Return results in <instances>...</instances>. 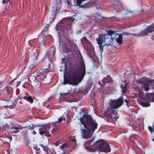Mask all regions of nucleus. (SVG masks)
Wrapping results in <instances>:
<instances>
[{
    "label": "nucleus",
    "instance_id": "27",
    "mask_svg": "<svg viewBox=\"0 0 154 154\" xmlns=\"http://www.w3.org/2000/svg\"><path fill=\"white\" fill-rule=\"evenodd\" d=\"M68 112H65L63 115V116H68Z\"/></svg>",
    "mask_w": 154,
    "mask_h": 154
},
{
    "label": "nucleus",
    "instance_id": "28",
    "mask_svg": "<svg viewBox=\"0 0 154 154\" xmlns=\"http://www.w3.org/2000/svg\"><path fill=\"white\" fill-rule=\"evenodd\" d=\"M130 34H131L129 33H128V32H123L122 33V35H130Z\"/></svg>",
    "mask_w": 154,
    "mask_h": 154
},
{
    "label": "nucleus",
    "instance_id": "31",
    "mask_svg": "<svg viewBox=\"0 0 154 154\" xmlns=\"http://www.w3.org/2000/svg\"><path fill=\"white\" fill-rule=\"evenodd\" d=\"M40 145L41 146H42L43 148V149L45 150V148L44 146H43L42 144H40Z\"/></svg>",
    "mask_w": 154,
    "mask_h": 154
},
{
    "label": "nucleus",
    "instance_id": "39",
    "mask_svg": "<svg viewBox=\"0 0 154 154\" xmlns=\"http://www.w3.org/2000/svg\"><path fill=\"white\" fill-rule=\"evenodd\" d=\"M61 26H62V25H61Z\"/></svg>",
    "mask_w": 154,
    "mask_h": 154
},
{
    "label": "nucleus",
    "instance_id": "32",
    "mask_svg": "<svg viewBox=\"0 0 154 154\" xmlns=\"http://www.w3.org/2000/svg\"><path fill=\"white\" fill-rule=\"evenodd\" d=\"M46 26V27L47 29H48V27H49V26L48 25V24H47L46 26Z\"/></svg>",
    "mask_w": 154,
    "mask_h": 154
},
{
    "label": "nucleus",
    "instance_id": "38",
    "mask_svg": "<svg viewBox=\"0 0 154 154\" xmlns=\"http://www.w3.org/2000/svg\"><path fill=\"white\" fill-rule=\"evenodd\" d=\"M63 29H60V30H62Z\"/></svg>",
    "mask_w": 154,
    "mask_h": 154
},
{
    "label": "nucleus",
    "instance_id": "21",
    "mask_svg": "<svg viewBox=\"0 0 154 154\" xmlns=\"http://www.w3.org/2000/svg\"><path fill=\"white\" fill-rule=\"evenodd\" d=\"M103 82H106L107 83H108L110 82L111 81V79H109V80H107V78H104L102 80Z\"/></svg>",
    "mask_w": 154,
    "mask_h": 154
},
{
    "label": "nucleus",
    "instance_id": "29",
    "mask_svg": "<svg viewBox=\"0 0 154 154\" xmlns=\"http://www.w3.org/2000/svg\"><path fill=\"white\" fill-rule=\"evenodd\" d=\"M69 92H68L67 93H62V96L64 97L66 95L68 94Z\"/></svg>",
    "mask_w": 154,
    "mask_h": 154
},
{
    "label": "nucleus",
    "instance_id": "8",
    "mask_svg": "<svg viewBox=\"0 0 154 154\" xmlns=\"http://www.w3.org/2000/svg\"><path fill=\"white\" fill-rule=\"evenodd\" d=\"M53 3L50 5L52 8V14L55 15L57 11L59 10L61 5V0H54Z\"/></svg>",
    "mask_w": 154,
    "mask_h": 154
},
{
    "label": "nucleus",
    "instance_id": "7",
    "mask_svg": "<svg viewBox=\"0 0 154 154\" xmlns=\"http://www.w3.org/2000/svg\"><path fill=\"white\" fill-rule=\"evenodd\" d=\"M143 100L148 102H143V105L144 107H147L150 106L149 102H153L154 101V94L152 93L146 94L145 97H143Z\"/></svg>",
    "mask_w": 154,
    "mask_h": 154
},
{
    "label": "nucleus",
    "instance_id": "17",
    "mask_svg": "<svg viewBox=\"0 0 154 154\" xmlns=\"http://www.w3.org/2000/svg\"><path fill=\"white\" fill-rule=\"evenodd\" d=\"M66 41L67 43L65 45V47L66 48H68L69 47H70L71 44L69 40H67Z\"/></svg>",
    "mask_w": 154,
    "mask_h": 154
},
{
    "label": "nucleus",
    "instance_id": "11",
    "mask_svg": "<svg viewBox=\"0 0 154 154\" xmlns=\"http://www.w3.org/2000/svg\"><path fill=\"white\" fill-rule=\"evenodd\" d=\"M67 143H64L62 145L60 146V147L58 148V149L59 150L58 151V152L60 153V154H63L64 152V150L66 148V150L69 149V148L67 147Z\"/></svg>",
    "mask_w": 154,
    "mask_h": 154
},
{
    "label": "nucleus",
    "instance_id": "37",
    "mask_svg": "<svg viewBox=\"0 0 154 154\" xmlns=\"http://www.w3.org/2000/svg\"><path fill=\"white\" fill-rule=\"evenodd\" d=\"M1 127H0V131H1Z\"/></svg>",
    "mask_w": 154,
    "mask_h": 154
},
{
    "label": "nucleus",
    "instance_id": "1",
    "mask_svg": "<svg viewBox=\"0 0 154 154\" xmlns=\"http://www.w3.org/2000/svg\"><path fill=\"white\" fill-rule=\"evenodd\" d=\"M65 60V58L62 59L63 62L61 63L60 67V71H63L64 73L63 84V85L68 84L73 86L77 85L81 82L85 74V66L83 59L82 57L80 58L79 69L72 70L66 80L65 77L66 69V62L64 61Z\"/></svg>",
    "mask_w": 154,
    "mask_h": 154
},
{
    "label": "nucleus",
    "instance_id": "6",
    "mask_svg": "<svg viewBox=\"0 0 154 154\" xmlns=\"http://www.w3.org/2000/svg\"><path fill=\"white\" fill-rule=\"evenodd\" d=\"M123 98L121 97L118 98L116 100H111L110 101L109 109L112 110V115L111 114L110 117L111 118H112L114 116L112 115H114L115 121H117V119L116 118L115 116L117 115L118 111L117 109L122 105L123 102Z\"/></svg>",
    "mask_w": 154,
    "mask_h": 154
},
{
    "label": "nucleus",
    "instance_id": "22",
    "mask_svg": "<svg viewBox=\"0 0 154 154\" xmlns=\"http://www.w3.org/2000/svg\"><path fill=\"white\" fill-rule=\"evenodd\" d=\"M2 3L3 4L6 3L7 5H9L10 3L9 2L8 0H3Z\"/></svg>",
    "mask_w": 154,
    "mask_h": 154
},
{
    "label": "nucleus",
    "instance_id": "33",
    "mask_svg": "<svg viewBox=\"0 0 154 154\" xmlns=\"http://www.w3.org/2000/svg\"><path fill=\"white\" fill-rule=\"evenodd\" d=\"M59 143V142H57L56 143L55 145V146H57V145H58V144Z\"/></svg>",
    "mask_w": 154,
    "mask_h": 154
},
{
    "label": "nucleus",
    "instance_id": "30",
    "mask_svg": "<svg viewBox=\"0 0 154 154\" xmlns=\"http://www.w3.org/2000/svg\"><path fill=\"white\" fill-rule=\"evenodd\" d=\"M125 102L126 103L127 105V106H128V100L127 99H125Z\"/></svg>",
    "mask_w": 154,
    "mask_h": 154
},
{
    "label": "nucleus",
    "instance_id": "10",
    "mask_svg": "<svg viewBox=\"0 0 154 154\" xmlns=\"http://www.w3.org/2000/svg\"><path fill=\"white\" fill-rule=\"evenodd\" d=\"M21 129L20 126H16L15 125H12L10 128L9 132L10 133H17L19 132L20 130Z\"/></svg>",
    "mask_w": 154,
    "mask_h": 154
},
{
    "label": "nucleus",
    "instance_id": "4",
    "mask_svg": "<svg viewBox=\"0 0 154 154\" xmlns=\"http://www.w3.org/2000/svg\"><path fill=\"white\" fill-rule=\"evenodd\" d=\"M92 140L86 141L84 144V146L87 150L90 151L94 152L98 150L100 152H108L111 150V149L108 143L102 140H99L92 145Z\"/></svg>",
    "mask_w": 154,
    "mask_h": 154
},
{
    "label": "nucleus",
    "instance_id": "26",
    "mask_svg": "<svg viewBox=\"0 0 154 154\" xmlns=\"http://www.w3.org/2000/svg\"><path fill=\"white\" fill-rule=\"evenodd\" d=\"M38 73L39 72H38L36 74V76H35V79H38V77H40V74H38Z\"/></svg>",
    "mask_w": 154,
    "mask_h": 154
},
{
    "label": "nucleus",
    "instance_id": "15",
    "mask_svg": "<svg viewBox=\"0 0 154 154\" xmlns=\"http://www.w3.org/2000/svg\"><path fill=\"white\" fill-rule=\"evenodd\" d=\"M55 51H56L55 48L53 47L50 51V52L49 53V56H51L52 55L53 57L55 54Z\"/></svg>",
    "mask_w": 154,
    "mask_h": 154
},
{
    "label": "nucleus",
    "instance_id": "20",
    "mask_svg": "<svg viewBox=\"0 0 154 154\" xmlns=\"http://www.w3.org/2000/svg\"><path fill=\"white\" fill-rule=\"evenodd\" d=\"M36 126L34 125H33L27 126V128L29 130H32Z\"/></svg>",
    "mask_w": 154,
    "mask_h": 154
},
{
    "label": "nucleus",
    "instance_id": "34",
    "mask_svg": "<svg viewBox=\"0 0 154 154\" xmlns=\"http://www.w3.org/2000/svg\"><path fill=\"white\" fill-rule=\"evenodd\" d=\"M65 28L67 29H69V28L68 27L67 25H66V27Z\"/></svg>",
    "mask_w": 154,
    "mask_h": 154
},
{
    "label": "nucleus",
    "instance_id": "5",
    "mask_svg": "<svg viewBox=\"0 0 154 154\" xmlns=\"http://www.w3.org/2000/svg\"><path fill=\"white\" fill-rule=\"evenodd\" d=\"M69 119L68 116H62L58 119V121H56L53 124L43 125L38 129L39 134L42 135L45 134V136L47 137H50L53 132L57 130V128L56 125L57 123H59L63 120L67 121Z\"/></svg>",
    "mask_w": 154,
    "mask_h": 154
},
{
    "label": "nucleus",
    "instance_id": "14",
    "mask_svg": "<svg viewBox=\"0 0 154 154\" xmlns=\"http://www.w3.org/2000/svg\"><path fill=\"white\" fill-rule=\"evenodd\" d=\"M23 98L31 103H32L33 102V100L31 96H24Z\"/></svg>",
    "mask_w": 154,
    "mask_h": 154
},
{
    "label": "nucleus",
    "instance_id": "12",
    "mask_svg": "<svg viewBox=\"0 0 154 154\" xmlns=\"http://www.w3.org/2000/svg\"><path fill=\"white\" fill-rule=\"evenodd\" d=\"M49 72V71L47 69H43L41 72L39 71L38 74H40V76L38 79H43L45 78L46 75Z\"/></svg>",
    "mask_w": 154,
    "mask_h": 154
},
{
    "label": "nucleus",
    "instance_id": "23",
    "mask_svg": "<svg viewBox=\"0 0 154 154\" xmlns=\"http://www.w3.org/2000/svg\"><path fill=\"white\" fill-rule=\"evenodd\" d=\"M34 65L33 64H30L29 66V68L30 70H31L33 68Z\"/></svg>",
    "mask_w": 154,
    "mask_h": 154
},
{
    "label": "nucleus",
    "instance_id": "25",
    "mask_svg": "<svg viewBox=\"0 0 154 154\" xmlns=\"http://www.w3.org/2000/svg\"><path fill=\"white\" fill-rule=\"evenodd\" d=\"M115 3L117 4L119 6H120L121 7L122 6V5L117 0H116L115 1Z\"/></svg>",
    "mask_w": 154,
    "mask_h": 154
},
{
    "label": "nucleus",
    "instance_id": "2",
    "mask_svg": "<svg viewBox=\"0 0 154 154\" xmlns=\"http://www.w3.org/2000/svg\"><path fill=\"white\" fill-rule=\"evenodd\" d=\"M122 36L121 34L117 33L116 31L110 30L107 31V33L102 35H100L96 39L99 45L100 49L103 50V47L106 45H111L115 46V43L121 44L122 42Z\"/></svg>",
    "mask_w": 154,
    "mask_h": 154
},
{
    "label": "nucleus",
    "instance_id": "3",
    "mask_svg": "<svg viewBox=\"0 0 154 154\" xmlns=\"http://www.w3.org/2000/svg\"><path fill=\"white\" fill-rule=\"evenodd\" d=\"M79 120L81 122V130L82 134L84 138H90L97 128L98 124L89 115L85 114Z\"/></svg>",
    "mask_w": 154,
    "mask_h": 154
},
{
    "label": "nucleus",
    "instance_id": "18",
    "mask_svg": "<svg viewBox=\"0 0 154 154\" xmlns=\"http://www.w3.org/2000/svg\"><path fill=\"white\" fill-rule=\"evenodd\" d=\"M2 128H3L4 129L6 130L9 132L10 127L9 125H5V126H3Z\"/></svg>",
    "mask_w": 154,
    "mask_h": 154
},
{
    "label": "nucleus",
    "instance_id": "24",
    "mask_svg": "<svg viewBox=\"0 0 154 154\" xmlns=\"http://www.w3.org/2000/svg\"><path fill=\"white\" fill-rule=\"evenodd\" d=\"M40 85L41 84L39 82H38V83H36V82L35 83V86L36 87V88L39 87Z\"/></svg>",
    "mask_w": 154,
    "mask_h": 154
},
{
    "label": "nucleus",
    "instance_id": "9",
    "mask_svg": "<svg viewBox=\"0 0 154 154\" xmlns=\"http://www.w3.org/2000/svg\"><path fill=\"white\" fill-rule=\"evenodd\" d=\"M153 31H154V24L146 27L144 30L140 32L139 35L140 36L146 35L148 34V32H151Z\"/></svg>",
    "mask_w": 154,
    "mask_h": 154
},
{
    "label": "nucleus",
    "instance_id": "13",
    "mask_svg": "<svg viewBox=\"0 0 154 154\" xmlns=\"http://www.w3.org/2000/svg\"><path fill=\"white\" fill-rule=\"evenodd\" d=\"M38 54L36 50L32 53L31 55V58L34 62H36L38 58Z\"/></svg>",
    "mask_w": 154,
    "mask_h": 154
},
{
    "label": "nucleus",
    "instance_id": "16",
    "mask_svg": "<svg viewBox=\"0 0 154 154\" xmlns=\"http://www.w3.org/2000/svg\"><path fill=\"white\" fill-rule=\"evenodd\" d=\"M2 140L5 143H8L10 142L11 141V139L8 137H3Z\"/></svg>",
    "mask_w": 154,
    "mask_h": 154
},
{
    "label": "nucleus",
    "instance_id": "35",
    "mask_svg": "<svg viewBox=\"0 0 154 154\" xmlns=\"http://www.w3.org/2000/svg\"><path fill=\"white\" fill-rule=\"evenodd\" d=\"M33 133H34V134H36V132H35L34 131H33Z\"/></svg>",
    "mask_w": 154,
    "mask_h": 154
},
{
    "label": "nucleus",
    "instance_id": "19",
    "mask_svg": "<svg viewBox=\"0 0 154 154\" xmlns=\"http://www.w3.org/2000/svg\"><path fill=\"white\" fill-rule=\"evenodd\" d=\"M127 85H125L122 88V91L123 94L125 93L126 92V88Z\"/></svg>",
    "mask_w": 154,
    "mask_h": 154
},
{
    "label": "nucleus",
    "instance_id": "36",
    "mask_svg": "<svg viewBox=\"0 0 154 154\" xmlns=\"http://www.w3.org/2000/svg\"><path fill=\"white\" fill-rule=\"evenodd\" d=\"M127 13L129 14L130 13V11L127 12Z\"/></svg>",
    "mask_w": 154,
    "mask_h": 154
}]
</instances>
